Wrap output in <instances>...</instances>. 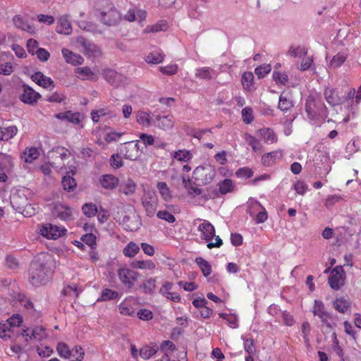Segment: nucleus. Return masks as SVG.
<instances>
[{
  "label": "nucleus",
  "instance_id": "nucleus-1",
  "mask_svg": "<svg viewBox=\"0 0 361 361\" xmlns=\"http://www.w3.org/2000/svg\"><path fill=\"white\" fill-rule=\"evenodd\" d=\"M30 282L35 286L46 284L51 278V269L44 258L38 257L32 261L29 271Z\"/></svg>",
  "mask_w": 361,
  "mask_h": 361
},
{
  "label": "nucleus",
  "instance_id": "nucleus-2",
  "mask_svg": "<svg viewBox=\"0 0 361 361\" xmlns=\"http://www.w3.org/2000/svg\"><path fill=\"white\" fill-rule=\"evenodd\" d=\"M97 11L100 13L101 22L106 25L115 26L121 20L120 12L110 0H101L100 8Z\"/></svg>",
  "mask_w": 361,
  "mask_h": 361
},
{
  "label": "nucleus",
  "instance_id": "nucleus-3",
  "mask_svg": "<svg viewBox=\"0 0 361 361\" xmlns=\"http://www.w3.org/2000/svg\"><path fill=\"white\" fill-rule=\"evenodd\" d=\"M215 176V167L210 164L198 166L193 171V178L202 185L211 183Z\"/></svg>",
  "mask_w": 361,
  "mask_h": 361
},
{
  "label": "nucleus",
  "instance_id": "nucleus-4",
  "mask_svg": "<svg viewBox=\"0 0 361 361\" xmlns=\"http://www.w3.org/2000/svg\"><path fill=\"white\" fill-rule=\"evenodd\" d=\"M117 275L121 283L128 289L134 286L135 282L140 277L138 272L126 267L118 269Z\"/></svg>",
  "mask_w": 361,
  "mask_h": 361
},
{
  "label": "nucleus",
  "instance_id": "nucleus-5",
  "mask_svg": "<svg viewBox=\"0 0 361 361\" xmlns=\"http://www.w3.org/2000/svg\"><path fill=\"white\" fill-rule=\"evenodd\" d=\"M78 44L82 48V53L90 59H95L102 56L101 49L91 41L87 39L82 36H79L76 39Z\"/></svg>",
  "mask_w": 361,
  "mask_h": 361
},
{
  "label": "nucleus",
  "instance_id": "nucleus-6",
  "mask_svg": "<svg viewBox=\"0 0 361 361\" xmlns=\"http://www.w3.org/2000/svg\"><path fill=\"white\" fill-rule=\"evenodd\" d=\"M120 152L126 159L130 160H136L141 154L138 141H131L125 143L121 147Z\"/></svg>",
  "mask_w": 361,
  "mask_h": 361
},
{
  "label": "nucleus",
  "instance_id": "nucleus-7",
  "mask_svg": "<svg viewBox=\"0 0 361 361\" xmlns=\"http://www.w3.org/2000/svg\"><path fill=\"white\" fill-rule=\"evenodd\" d=\"M345 272L342 267L336 266L330 273L329 283L332 289L338 290L344 284Z\"/></svg>",
  "mask_w": 361,
  "mask_h": 361
},
{
  "label": "nucleus",
  "instance_id": "nucleus-8",
  "mask_svg": "<svg viewBox=\"0 0 361 361\" xmlns=\"http://www.w3.org/2000/svg\"><path fill=\"white\" fill-rule=\"evenodd\" d=\"M42 235L49 239H57L65 235L66 229L51 224L44 225L40 229Z\"/></svg>",
  "mask_w": 361,
  "mask_h": 361
},
{
  "label": "nucleus",
  "instance_id": "nucleus-9",
  "mask_svg": "<svg viewBox=\"0 0 361 361\" xmlns=\"http://www.w3.org/2000/svg\"><path fill=\"white\" fill-rule=\"evenodd\" d=\"M142 203L147 215L149 217L154 216L157 207V199L154 192H146L142 199Z\"/></svg>",
  "mask_w": 361,
  "mask_h": 361
},
{
  "label": "nucleus",
  "instance_id": "nucleus-10",
  "mask_svg": "<svg viewBox=\"0 0 361 361\" xmlns=\"http://www.w3.org/2000/svg\"><path fill=\"white\" fill-rule=\"evenodd\" d=\"M23 92L20 96V100L25 104H34L41 97L39 93L35 92L32 87L27 85H23Z\"/></svg>",
  "mask_w": 361,
  "mask_h": 361
},
{
  "label": "nucleus",
  "instance_id": "nucleus-11",
  "mask_svg": "<svg viewBox=\"0 0 361 361\" xmlns=\"http://www.w3.org/2000/svg\"><path fill=\"white\" fill-rule=\"evenodd\" d=\"M198 231L201 233L200 237L207 242L210 241L215 234L214 226L205 220L199 225Z\"/></svg>",
  "mask_w": 361,
  "mask_h": 361
},
{
  "label": "nucleus",
  "instance_id": "nucleus-12",
  "mask_svg": "<svg viewBox=\"0 0 361 361\" xmlns=\"http://www.w3.org/2000/svg\"><path fill=\"white\" fill-rule=\"evenodd\" d=\"M61 52L63 57L67 63L71 64L72 66H78L82 64L84 62L82 56L66 48L62 49Z\"/></svg>",
  "mask_w": 361,
  "mask_h": 361
},
{
  "label": "nucleus",
  "instance_id": "nucleus-13",
  "mask_svg": "<svg viewBox=\"0 0 361 361\" xmlns=\"http://www.w3.org/2000/svg\"><path fill=\"white\" fill-rule=\"evenodd\" d=\"M293 106L291 94L288 92H283L279 97L278 109L283 113H286Z\"/></svg>",
  "mask_w": 361,
  "mask_h": 361
},
{
  "label": "nucleus",
  "instance_id": "nucleus-14",
  "mask_svg": "<svg viewBox=\"0 0 361 361\" xmlns=\"http://www.w3.org/2000/svg\"><path fill=\"white\" fill-rule=\"evenodd\" d=\"M71 23L69 21V16L67 14L61 16L59 18V23L56 27V32L60 34L70 35L72 32Z\"/></svg>",
  "mask_w": 361,
  "mask_h": 361
},
{
  "label": "nucleus",
  "instance_id": "nucleus-15",
  "mask_svg": "<svg viewBox=\"0 0 361 361\" xmlns=\"http://www.w3.org/2000/svg\"><path fill=\"white\" fill-rule=\"evenodd\" d=\"M31 79L44 88L54 87V81L41 72H36L31 75Z\"/></svg>",
  "mask_w": 361,
  "mask_h": 361
},
{
  "label": "nucleus",
  "instance_id": "nucleus-16",
  "mask_svg": "<svg viewBox=\"0 0 361 361\" xmlns=\"http://www.w3.org/2000/svg\"><path fill=\"white\" fill-rule=\"evenodd\" d=\"M12 165V158L10 155L4 154L0 157V181L5 182L7 176L5 169Z\"/></svg>",
  "mask_w": 361,
  "mask_h": 361
},
{
  "label": "nucleus",
  "instance_id": "nucleus-17",
  "mask_svg": "<svg viewBox=\"0 0 361 361\" xmlns=\"http://www.w3.org/2000/svg\"><path fill=\"white\" fill-rule=\"evenodd\" d=\"M104 76L105 80L114 86H118L123 78L121 74L111 69L106 70Z\"/></svg>",
  "mask_w": 361,
  "mask_h": 361
},
{
  "label": "nucleus",
  "instance_id": "nucleus-18",
  "mask_svg": "<svg viewBox=\"0 0 361 361\" xmlns=\"http://www.w3.org/2000/svg\"><path fill=\"white\" fill-rule=\"evenodd\" d=\"M136 189V183L130 178L123 180L119 186V192L128 196L133 195Z\"/></svg>",
  "mask_w": 361,
  "mask_h": 361
},
{
  "label": "nucleus",
  "instance_id": "nucleus-19",
  "mask_svg": "<svg viewBox=\"0 0 361 361\" xmlns=\"http://www.w3.org/2000/svg\"><path fill=\"white\" fill-rule=\"evenodd\" d=\"M259 136L262 140H264L267 144H273L276 142L277 136L273 130L270 128H263L258 131Z\"/></svg>",
  "mask_w": 361,
  "mask_h": 361
},
{
  "label": "nucleus",
  "instance_id": "nucleus-20",
  "mask_svg": "<svg viewBox=\"0 0 361 361\" xmlns=\"http://www.w3.org/2000/svg\"><path fill=\"white\" fill-rule=\"evenodd\" d=\"M100 183L105 189H113L118 184V179L113 175H103L99 179Z\"/></svg>",
  "mask_w": 361,
  "mask_h": 361
},
{
  "label": "nucleus",
  "instance_id": "nucleus-21",
  "mask_svg": "<svg viewBox=\"0 0 361 361\" xmlns=\"http://www.w3.org/2000/svg\"><path fill=\"white\" fill-rule=\"evenodd\" d=\"M348 56V52L346 50L338 52L331 60L329 66L333 68L340 67L345 61Z\"/></svg>",
  "mask_w": 361,
  "mask_h": 361
},
{
  "label": "nucleus",
  "instance_id": "nucleus-22",
  "mask_svg": "<svg viewBox=\"0 0 361 361\" xmlns=\"http://www.w3.org/2000/svg\"><path fill=\"white\" fill-rule=\"evenodd\" d=\"M18 128L15 126L0 127V140L8 141L13 138L17 133Z\"/></svg>",
  "mask_w": 361,
  "mask_h": 361
},
{
  "label": "nucleus",
  "instance_id": "nucleus-23",
  "mask_svg": "<svg viewBox=\"0 0 361 361\" xmlns=\"http://www.w3.org/2000/svg\"><path fill=\"white\" fill-rule=\"evenodd\" d=\"M157 126L163 130H169L173 126L174 121L172 116H156Z\"/></svg>",
  "mask_w": 361,
  "mask_h": 361
},
{
  "label": "nucleus",
  "instance_id": "nucleus-24",
  "mask_svg": "<svg viewBox=\"0 0 361 361\" xmlns=\"http://www.w3.org/2000/svg\"><path fill=\"white\" fill-rule=\"evenodd\" d=\"M157 281L154 278L145 279L142 284L139 286V288L145 294H152L156 289Z\"/></svg>",
  "mask_w": 361,
  "mask_h": 361
},
{
  "label": "nucleus",
  "instance_id": "nucleus-25",
  "mask_svg": "<svg viewBox=\"0 0 361 361\" xmlns=\"http://www.w3.org/2000/svg\"><path fill=\"white\" fill-rule=\"evenodd\" d=\"M282 156L281 151H274L264 154L262 157V164L264 166H271L276 159H280Z\"/></svg>",
  "mask_w": 361,
  "mask_h": 361
},
{
  "label": "nucleus",
  "instance_id": "nucleus-26",
  "mask_svg": "<svg viewBox=\"0 0 361 361\" xmlns=\"http://www.w3.org/2000/svg\"><path fill=\"white\" fill-rule=\"evenodd\" d=\"M326 102L331 106H336L341 103V99L337 92L332 88H326L324 91Z\"/></svg>",
  "mask_w": 361,
  "mask_h": 361
},
{
  "label": "nucleus",
  "instance_id": "nucleus-27",
  "mask_svg": "<svg viewBox=\"0 0 361 361\" xmlns=\"http://www.w3.org/2000/svg\"><path fill=\"white\" fill-rule=\"evenodd\" d=\"M55 116L58 119L66 120L74 124H78L80 122V114L78 113H73L70 111L57 114Z\"/></svg>",
  "mask_w": 361,
  "mask_h": 361
},
{
  "label": "nucleus",
  "instance_id": "nucleus-28",
  "mask_svg": "<svg viewBox=\"0 0 361 361\" xmlns=\"http://www.w3.org/2000/svg\"><path fill=\"white\" fill-rule=\"evenodd\" d=\"M350 302L345 298H336L334 302V307L341 313H345L349 309Z\"/></svg>",
  "mask_w": 361,
  "mask_h": 361
},
{
  "label": "nucleus",
  "instance_id": "nucleus-29",
  "mask_svg": "<svg viewBox=\"0 0 361 361\" xmlns=\"http://www.w3.org/2000/svg\"><path fill=\"white\" fill-rule=\"evenodd\" d=\"M133 269L153 270L155 264L152 260H136L131 264Z\"/></svg>",
  "mask_w": 361,
  "mask_h": 361
},
{
  "label": "nucleus",
  "instance_id": "nucleus-30",
  "mask_svg": "<svg viewBox=\"0 0 361 361\" xmlns=\"http://www.w3.org/2000/svg\"><path fill=\"white\" fill-rule=\"evenodd\" d=\"M316 102L314 99L309 97L306 100L305 104V111L307 114V116L310 119L313 120L317 116L316 111Z\"/></svg>",
  "mask_w": 361,
  "mask_h": 361
},
{
  "label": "nucleus",
  "instance_id": "nucleus-31",
  "mask_svg": "<svg viewBox=\"0 0 361 361\" xmlns=\"http://www.w3.org/2000/svg\"><path fill=\"white\" fill-rule=\"evenodd\" d=\"M136 121L144 127H149L151 125V118L148 113L139 111L135 114Z\"/></svg>",
  "mask_w": 361,
  "mask_h": 361
},
{
  "label": "nucleus",
  "instance_id": "nucleus-32",
  "mask_svg": "<svg viewBox=\"0 0 361 361\" xmlns=\"http://www.w3.org/2000/svg\"><path fill=\"white\" fill-rule=\"evenodd\" d=\"M119 312L125 316L134 317L136 314L135 309L130 305L128 300L122 302L118 306Z\"/></svg>",
  "mask_w": 361,
  "mask_h": 361
},
{
  "label": "nucleus",
  "instance_id": "nucleus-33",
  "mask_svg": "<svg viewBox=\"0 0 361 361\" xmlns=\"http://www.w3.org/2000/svg\"><path fill=\"white\" fill-rule=\"evenodd\" d=\"M195 262L201 269L204 276H208L212 273V267L209 263L204 259L202 257H199L195 259Z\"/></svg>",
  "mask_w": 361,
  "mask_h": 361
},
{
  "label": "nucleus",
  "instance_id": "nucleus-34",
  "mask_svg": "<svg viewBox=\"0 0 361 361\" xmlns=\"http://www.w3.org/2000/svg\"><path fill=\"white\" fill-rule=\"evenodd\" d=\"M320 319L323 324L325 325L327 332L333 331L336 326V323L334 321L335 317L329 312L323 318H320Z\"/></svg>",
  "mask_w": 361,
  "mask_h": 361
},
{
  "label": "nucleus",
  "instance_id": "nucleus-35",
  "mask_svg": "<svg viewBox=\"0 0 361 361\" xmlns=\"http://www.w3.org/2000/svg\"><path fill=\"white\" fill-rule=\"evenodd\" d=\"M164 55L159 51H154L149 53L145 59L148 63L157 64L164 61Z\"/></svg>",
  "mask_w": 361,
  "mask_h": 361
},
{
  "label": "nucleus",
  "instance_id": "nucleus-36",
  "mask_svg": "<svg viewBox=\"0 0 361 361\" xmlns=\"http://www.w3.org/2000/svg\"><path fill=\"white\" fill-rule=\"evenodd\" d=\"M214 71L209 67L197 68L195 73V77L204 80H211L213 78Z\"/></svg>",
  "mask_w": 361,
  "mask_h": 361
},
{
  "label": "nucleus",
  "instance_id": "nucleus-37",
  "mask_svg": "<svg viewBox=\"0 0 361 361\" xmlns=\"http://www.w3.org/2000/svg\"><path fill=\"white\" fill-rule=\"evenodd\" d=\"M219 192L222 195L227 194L233 190L234 185L231 179L226 178L219 183Z\"/></svg>",
  "mask_w": 361,
  "mask_h": 361
},
{
  "label": "nucleus",
  "instance_id": "nucleus-38",
  "mask_svg": "<svg viewBox=\"0 0 361 361\" xmlns=\"http://www.w3.org/2000/svg\"><path fill=\"white\" fill-rule=\"evenodd\" d=\"M140 251V247L134 242H130L123 249V254L128 257H133Z\"/></svg>",
  "mask_w": 361,
  "mask_h": 361
},
{
  "label": "nucleus",
  "instance_id": "nucleus-39",
  "mask_svg": "<svg viewBox=\"0 0 361 361\" xmlns=\"http://www.w3.org/2000/svg\"><path fill=\"white\" fill-rule=\"evenodd\" d=\"M307 50L305 47H300V46H298V47H294V46H291L288 51V54L292 57H298V58H301L302 56H305L307 55Z\"/></svg>",
  "mask_w": 361,
  "mask_h": 361
},
{
  "label": "nucleus",
  "instance_id": "nucleus-40",
  "mask_svg": "<svg viewBox=\"0 0 361 361\" xmlns=\"http://www.w3.org/2000/svg\"><path fill=\"white\" fill-rule=\"evenodd\" d=\"M173 157L178 161L187 162L192 159V154L188 150L182 149L174 152Z\"/></svg>",
  "mask_w": 361,
  "mask_h": 361
},
{
  "label": "nucleus",
  "instance_id": "nucleus-41",
  "mask_svg": "<svg viewBox=\"0 0 361 361\" xmlns=\"http://www.w3.org/2000/svg\"><path fill=\"white\" fill-rule=\"evenodd\" d=\"M262 207L263 206L258 201L249 200L247 212L251 216H254Z\"/></svg>",
  "mask_w": 361,
  "mask_h": 361
},
{
  "label": "nucleus",
  "instance_id": "nucleus-42",
  "mask_svg": "<svg viewBox=\"0 0 361 361\" xmlns=\"http://www.w3.org/2000/svg\"><path fill=\"white\" fill-rule=\"evenodd\" d=\"M157 349L158 348L156 345L153 346H145L140 349V355L143 359L148 360L156 354Z\"/></svg>",
  "mask_w": 361,
  "mask_h": 361
},
{
  "label": "nucleus",
  "instance_id": "nucleus-43",
  "mask_svg": "<svg viewBox=\"0 0 361 361\" xmlns=\"http://www.w3.org/2000/svg\"><path fill=\"white\" fill-rule=\"evenodd\" d=\"M312 313L314 316H317L319 318H323L329 312L325 311L324 303L322 301L315 300L314 305L312 309Z\"/></svg>",
  "mask_w": 361,
  "mask_h": 361
},
{
  "label": "nucleus",
  "instance_id": "nucleus-44",
  "mask_svg": "<svg viewBox=\"0 0 361 361\" xmlns=\"http://www.w3.org/2000/svg\"><path fill=\"white\" fill-rule=\"evenodd\" d=\"M39 155V151L35 147H30L24 152V159L25 162L31 163L37 159Z\"/></svg>",
  "mask_w": 361,
  "mask_h": 361
},
{
  "label": "nucleus",
  "instance_id": "nucleus-45",
  "mask_svg": "<svg viewBox=\"0 0 361 361\" xmlns=\"http://www.w3.org/2000/svg\"><path fill=\"white\" fill-rule=\"evenodd\" d=\"M254 75L251 72H245L242 76V85L245 90H250L253 83Z\"/></svg>",
  "mask_w": 361,
  "mask_h": 361
},
{
  "label": "nucleus",
  "instance_id": "nucleus-46",
  "mask_svg": "<svg viewBox=\"0 0 361 361\" xmlns=\"http://www.w3.org/2000/svg\"><path fill=\"white\" fill-rule=\"evenodd\" d=\"M59 355L65 359H68L71 356V351L68 346L63 342L59 343L56 347Z\"/></svg>",
  "mask_w": 361,
  "mask_h": 361
},
{
  "label": "nucleus",
  "instance_id": "nucleus-47",
  "mask_svg": "<svg viewBox=\"0 0 361 361\" xmlns=\"http://www.w3.org/2000/svg\"><path fill=\"white\" fill-rule=\"evenodd\" d=\"M62 185L65 190L71 191L75 188L76 182L71 176H65L62 179Z\"/></svg>",
  "mask_w": 361,
  "mask_h": 361
},
{
  "label": "nucleus",
  "instance_id": "nucleus-48",
  "mask_svg": "<svg viewBox=\"0 0 361 361\" xmlns=\"http://www.w3.org/2000/svg\"><path fill=\"white\" fill-rule=\"evenodd\" d=\"M31 336L35 341H42L46 337L45 329L42 326H36L31 330Z\"/></svg>",
  "mask_w": 361,
  "mask_h": 361
},
{
  "label": "nucleus",
  "instance_id": "nucleus-49",
  "mask_svg": "<svg viewBox=\"0 0 361 361\" xmlns=\"http://www.w3.org/2000/svg\"><path fill=\"white\" fill-rule=\"evenodd\" d=\"M166 29V23L164 21H159L153 25L147 26L145 30V32H157L164 31Z\"/></svg>",
  "mask_w": 361,
  "mask_h": 361
},
{
  "label": "nucleus",
  "instance_id": "nucleus-50",
  "mask_svg": "<svg viewBox=\"0 0 361 361\" xmlns=\"http://www.w3.org/2000/svg\"><path fill=\"white\" fill-rule=\"evenodd\" d=\"M13 333L11 326L7 323L0 324V337L4 339L11 338Z\"/></svg>",
  "mask_w": 361,
  "mask_h": 361
},
{
  "label": "nucleus",
  "instance_id": "nucleus-51",
  "mask_svg": "<svg viewBox=\"0 0 361 361\" xmlns=\"http://www.w3.org/2000/svg\"><path fill=\"white\" fill-rule=\"evenodd\" d=\"M56 215L63 220H68L71 216V211L69 208L59 207L56 208Z\"/></svg>",
  "mask_w": 361,
  "mask_h": 361
},
{
  "label": "nucleus",
  "instance_id": "nucleus-52",
  "mask_svg": "<svg viewBox=\"0 0 361 361\" xmlns=\"http://www.w3.org/2000/svg\"><path fill=\"white\" fill-rule=\"evenodd\" d=\"M82 212L84 214L88 217L94 216L97 212V209L95 204L92 203H87L82 206Z\"/></svg>",
  "mask_w": 361,
  "mask_h": 361
},
{
  "label": "nucleus",
  "instance_id": "nucleus-53",
  "mask_svg": "<svg viewBox=\"0 0 361 361\" xmlns=\"http://www.w3.org/2000/svg\"><path fill=\"white\" fill-rule=\"evenodd\" d=\"M61 294L64 296L77 298L79 295V290L76 286H68L63 289Z\"/></svg>",
  "mask_w": 361,
  "mask_h": 361
},
{
  "label": "nucleus",
  "instance_id": "nucleus-54",
  "mask_svg": "<svg viewBox=\"0 0 361 361\" xmlns=\"http://www.w3.org/2000/svg\"><path fill=\"white\" fill-rule=\"evenodd\" d=\"M271 70V67L269 64H263L255 69V73L258 76L259 78H264L268 74Z\"/></svg>",
  "mask_w": 361,
  "mask_h": 361
},
{
  "label": "nucleus",
  "instance_id": "nucleus-55",
  "mask_svg": "<svg viewBox=\"0 0 361 361\" xmlns=\"http://www.w3.org/2000/svg\"><path fill=\"white\" fill-rule=\"evenodd\" d=\"M157 188L159 189L162 197L165 200H168L171 197L170 190L165 182H159L157 183Z\"/></svg>",
  "mask_w": 361,
  "mask_h": 361
},
{
  "label": "nucleus",
  "instance_id": "nucleus-56",
  "mask_svg": "<svg viewBox=\"0 0 361 361\" xmlns=\"http://www.w3.org/2000/svg\"><path fill=\"white\" fill-rule=\"evenodd\" d=\"M159 71L165 75H175L178 72V65L176 64H169L166 66H160Z\"/></svg>",
  "mask_w": 361,
  "mask_h": 361
},
{
  "label": "nucleus",
  "instance_id": "nucleus-57",
  "mask_svg": "<svg viewBox=\"0 0 361 361\" xmlns=\"http://www.w3.org/2000/svg\"><path fill=\"white\" fill-rule=\"evenodd\" d=\"M118 296V292L111 289H104L102 290L101 298L102 300H109L117 298Z\"/></svg>",
  "mask_w": 361,
  "mask_h": 361
},
{
  "label": "nucleus",
  "instance_id": "nucleus-58",
  "mask_svg": "<svg viewBox=\"0 0 361 361\" xmlns=\"http://www.w3.org/2000/svg\"><path fill=\"white\" fill-rule=\"evenodd\" d=\"M242 338L244 341V349L249 355H254L256 352V348L254 345V341L252 338Z\"/></svg>",
  "mask_w": 361,
  "mask_h": 361
},
{
  "label": "nucleus",
  "instance_id": "nucleus-59",
  "mask_svg": "<svg viewBox=\"0 0 361 361\" xmlns=\"http://www.w3.org/2000/svg\"><path fill=\"white\" fill-rule=\"evenodd\" d=\"M137 317L143 321H149L153 318V314L152 311L147 309H140L135 314Z\"/></svg>",
  "mask_w": 361,
  "mask_h": 361
},
{
  "label": "nucleus",
  "instance_id": "nucleus-60",
  "mask_svg": "<svg viewBox=\"0 0 361 361\" xmlns=\"http://www.w3.org/2000/svg\"><path fill=\"white\" fill-rule=\"evenodd\" d=\"M243 120L245 123H251L254 117L252 115V109L250 107H245L242 110Z\"/></svg>",
  "mask_w": 361,
  "mask_h": 361
},
{
  "label": "nucleus",
  "instance_id": "nucleus-61",
  "mask_svg": "<svg viewBox=\"0 0 361 361\" xmlns=\"http://www.w3.org/2000/svg\"><path fill=\"white\" fill-rule=\"evenodd\" d=\"M66 97L60 92H55L50 95H47L46 101L49 102L61 103L65 99Z\"/></svg>",
  "mask_w": 361,
  "mask_h": 361
},
{
  "label": "nucleus",
  "instance_id": "nucleus-62",
  "mask_svg": "<svg viewBox=\"0 0 361 361\" xmlns=\"http://www.w3.org/2000/svg\"><path fill=\"white\" fill-rule=\"evenodd\" d=\"M23 322V317L19 314H15L12 315L8 320L7 324H8L11 328L19 326Z\"/></svg>",
  "mask_w": 361,
  "mask_h": 361
},
{
  "label": "nucleus",
  "instance_id": "nucleus-63",
  "mask_svg": "<svg viewBox=\"0 0 361 361\" xmlns=\"http://www.w3.org/2000/svg\"><path fill=\"white\" fill-rule=\"evenodd\" d=\"M273 78L277 83L283 85L288 80V77L286 73L277 71L273 73Z\"/></svg>",
  "mask_w": 361,
  "mask_h": 361
},
{
  "label": "nucleus",
  "instance_id": "nucleus-64",
  "mask_svg": "<svg viewBox=\"0 0 361 361\" xmlns=\"http://www.w3.org/2000/svg\"><path fill=\"white\" fill-rule=\"evenodd\" d=\"M81 240L90 247L91 249L96 245V237L92 233L83 235L81 237Z\"/></svg>",
  "mask_w": 361,
  "mask_h": 361
}]
</instances>
